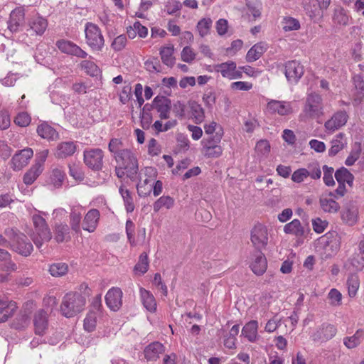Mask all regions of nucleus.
Instances as JSON below:
<instances>
[{"label":"nucleus","instance_id":"1","mask_svg":"<svg viewBox=\"0 0 364 364\" xmlns=\"http://www.w3.org/2000/svg\"><path fill=\"white\" fill-rule=\"evenodd\" d=\"M117 162L116 175L119 178L124 177L132 181L137 178L138 163L136 158L130 149H126L114 156Z\"/></svg>","mask_w":364,"mask_h":364},{"label":"nucleus","instance_id":"2","mask_svg":"<svg viewBox=\"0 0 364 364\" xmlns=\"http://www.w3.org/2000/svg\"><path fill=\"white\" fill-rule=\"evenodd\" d=\"M4 233L10 240L9 247L15 252L24 257L31 254L33 250V245L23 233L12 228H6Z\"/></svg>","mask_w":364,"mask_h":364},{"label":"nucleus","instance_id":"3","mask_svg":"<svg viewBox=\"0 0 364 364\" xmlns=\"http://www.w3.org/2000/svg\"><path fill=\"white\" fill-rule=\"evenodd\" d=\"M85 304V296L77 292H70L64 296L60 311L64 316L71 318L83 311Z\"/></svg>","mask_w":364,"mask_h":364},{"label":"nucleus","instance_id":"4","mask_svg":"<svg viewBox=\"0 0 364 364\" xmlns=\"http://www.w3.org/2000/svg\"><path fill=\"white\" fill-rule=\"evenodd\" d=\"M340 246V237L336 232H328L320 237V258L326 259L335 256Z\"/></svg>","mask_w":364,"mask_h":364},{"label":"nucleus","instance_id":"5","mask_svg":"<svg viewBox=\"0 0 364 364\" xmlns=\"http://www.w3.org/2000/svg\"><path fill=\"white\" fill-rule=\"evenodd\" d=\"M34 225V232L32 240L36 246L39 249L44 242L50 241L52 238L51 232L46 220L39 215H34L32 218Z\"/></svg>","mask_w":364,"mask_h":364},{"label":"nucleus","instance_id":"6","mask_svg":"<svg viewBox=\"0 0 364 364\" xmlns=\"http://www.w3.org/2000/svg\"><path fill=\"white\" fill-rule=\"evenodd\" d=\"M85 32L87 45L93 50H102L105 45V39L100 28L96 24L88 22L85 26Z\"/></svg>","mask_w":364,"mask_h":364},{"label":"nucleus","instance_id":"7","mask_svg":"<svg viewBox=\"0 0 364 364\" xmlns=\"http://www.w3.org/2000/svg\"><path fill=\"white\" fill-rule=\"evenodd\" d=\"M104 152L99 148L85 149L83 160L85 165L92 171H98L103 167Z\"/></svg>","mask_w":364,"mask_h":364},{"label":"nucleus","instance_id":"8","mask_svg":"<svg viewBox=\"0 0 364 364\" xmlns=\"http://www.w3.org/2000/svg\"><path fill=\"white\" fill-rule=\"evenodd\" d=\"M250 240L257 251L264 249L268 244L267 228L260 223L255 225L250 232Z\"/></svg>","mask_w":364,"mask_h":364},{"label":"nucleus","instance_id":"9","mask_svg":"<svg viewBox=\"0 0 364 364\" xmlns=\"http://www.w3.org/2000/svg\"><path fill=\"white\" fill-rule=\"evenodd\" d=\"M304 73V66L299 62L291 60L286 63L284 74L289 83L296 84Z\"/></svg>","mask_w":364,"mask_h":364},{"label":"nucleus","instance_id":"10","mask_svg":"<svg viewBox=\"0 0 364 364\" xmlns=\"http://www.w3.org/2000/svg\"><path fill=\"white\" fill-rule=\"evenodd\" d=\"M33 155L31 148H26L16 152L11 160V167L14 171H20L25 167Z\"/></svg>","mask_w":364,"mask_h":364},{"label":"nucleus","instance_id":"11","mask_svg":"<svg viewBox=\"0 0 364 364\" xmlns=\"http://www.w3.org/2000/svg\"><path fill=\"white\" fill-rule=\"evenodd\" d=\"M56 46L60 51L68 55H75L81 58H85L87 56V53L85 51L70 41H58Z\"/></svg>","mask_w":364,"mask_h":364},{"label":"nucleus","instance_id":"12","mask_svg":"<svg viewBox=\"0 0 364 364\" xmlns=\"http://www.w3.org/2000/svg\"><path fill=\"white\" fill-rule=\"evenodd\" d=\"M308 176L314 179L318 178V165L317 163L309 164L307 168H299L295 171L291 176V179L294 182L300 183Z\"/></svg>","mask_w":364,"mask_h":364},{"label":"nucleus","instance_id":"13","mask_svg":"<svg viewBox=\"0 0 364 364\" xmlns=\"http://www.w3.org/2000/svg\"><path fill=\"white\" fill-rule=\"evenodd\" d=\"M122 291L118 287L110 289L106 296L105 301L107 306L114 311H117L122 305Z\"/></svg>","mask_w":364,"mask_h":364},{"label":"nucleus","instance_id":"14","mask_svg":"<svg viewBox=\"0 0 364 364\" xmlns=\"http://www.w3.org/2000/svg\"><path fill=\"white\" fill-rule=\"evenodd\" d=\"M35 333L39 336L46 333L48 327V314L44 309L37 311L33 316Z\"/></svg>","mask_w":364,"mask_h":364},{"label":"nucleus","instance_id":"15","mask_svg":"<svg viewBox=\"0 0 364 364\" xmlns=\"http://www.w3.org/2000/svg\"><path fill=\"white\" fill-rule=\"evenodd\" d=\"M171 105V100L164 96L158 95L153 100V107L159 113L161 119L169 118Z\"/></svg>","mask_w":364,"mask_h":364},{"label":"nucleus","instance_id":"16","mask_svg":"<svg viewBox=\"0 0 364 364\" xmlns=\"http://www.w3.org/2000/svg\"><path fill=\"white\" fill-rule=\"evenodd\" d=\"M25 19V13L23 8H16L10 14V18L6 21L7 28L12 33L17 32L20 26L23 24Z\"/></svg>","mask_w":364,"mask_h":364},{"label":"nucleus","instance_id":"17","mask_svg":"<svg viewBox=\"0 0 364 364\" xmlns=\"http://www.w3.org/2000/svg\"><path fill=\"white\" fill-rule=\"evenodd\" d=\"M100 217V213L97 209H90L84 217L82 229L89 232H93L98 225Z\"/></svg>","mask_w":364,"mask_h":364},{"label":"nucleus","instance_id":"18","mask_svg":"<svg viewBox=\"0 0 364 364\" xmlns=\"http://www.w3.org/2000/svg\"><path fill=\"white\" fill-rule=\"evenodd\" d=\"M84 208L80 205L72 206L70 213V228L76 234L81 232L82 212Z\"/></svg>","mask_w":364,"mask_h":364},{"label":"nucleus","instance_id":"19","mask_svg":"<svg viewBox=\"0 0 364 364\" xmlns=\"http://www.w3.org/2000/svg\"><path fill=\"white\" fill-rule=\"evenodd\" d=\"M304 112L306 116L315 117L318 115V95L315 92L308 93Z\"/></svg>","mask_w":364,"mask_h":364},{"label":"nucleus","instance_id":"20","mask_svg":"<svg viewBox=\"0 0 364 364\" xmlns=\"http://www.w3.org/2000/svg\"><path fill=\"white\" fill-rule=\"evenodd\" d=\"M165 351L164 345L158 341L153 342L148 345L144 350V357L149 361L156 360L161 354Z\"/></svg>","mask_w":364,"mask_h":364},{"label":"nucleus","instance_id":"21","mask_svg":"<svg viewBox=\"0 0 364 364\" xmlns=\"http://www.w3.org/2000/svg\"><path fill=\"white\" fill-rule=\"evenodd\" d=\"M268 109L272 113L279 115H288L292 112L291 104L284 101L271 100L267 104Z\"/></svg>","mask_w":364,"mask_h":364},{"label":"nucleus","instance_id":"22","mask_svg":"<svg viewBox=\"0 0 364 364\" xmlns=\"http://www.w3.org/2000/svg\"><path fill=\"white\" fill-rule=\"evenodd\" d=\"M139 294L144 307L151 313H155L157 308L156 301L151 291L143 287L139 289Z\"/></svg>","mask_w":364,"mask_h":364},{"label":"nucleus","instance_id":"23","mask_svg":"<svg viewBox=\"0 0 364 364\" xmlns=\"http://www.w3.org/2000/svg\"><path fill=\"white\" fill-rule=\"evenodd\" d=\"M348 115L344 112H336L325 123V127L329 131H335L346 124Z\"/></svg>","mask_w":364,"mask_h":364},{"label":"nucleus","instance_id":"24","mask_svg":"<svg viewBox=\"0 0 364 364\" xmlns=\"http://www.w3.org/2000/svg\"><path fill=\"white\" fill-rule=\"evenodd\" d=\"M29 27L27 31L35 33L36 35L41 36L47 28V20L41 16H37L31 18L28 22Z\"/></svg>","mask_w":364,"mask_h":364},{"label":"nucleus","instance_id":"25","mask_svg":"<svg viewBox=\"0 0 364 364\" xmlns=\"http://www.w3.org/2000/svg\"><path fill=\"white\" fill-rule=\"evenodd\" d=\"M267 267V262L262 251H257L255 259L250 264L252 272L257 275H262Z\"/></svg>","mask_w":364,"mask_h":364},{"label":"nucleus","instance_id":"26","mask_svg":"<svg viewBox=\"0 0 364 364\" xmlns=\"http://www.w3.org/2000/svg\"><path fill=\"white\" fill-rule=\"evenodd\" d=\"M76 151V145L73 141L60 143L56 148L55 156L58 159H65L72 156Z\"/></svg>","mask_w":364,"mask_h":364},{"label":"nucleus","instance_id":"27","mask_svg":"<svg viewBox=\"0 0 364 364\" xmlns=\"http://www.w3.org/2000/svg\"><path fill=\"white\" fill-rule=\"evenodd\" d=\"M37 133L41 138L48 141H55L59 138L58 132L46 122L38 126Z\"/></svg>","mask_w":364,"mask_h":364},{"label":"nucleus","instance_id":"28","mask_svg":"<svg viewBox=\"0 0 364 364\" xmlns=\"http://www.w3.org/2000/svg\"><path fill=\"white\" fill-rule=\"evenodd\" d=\"M70 230L67 224H57L54 229V239L58 243L69 241L71 239Z\"/></svg>","mask_w":364,"mask_h":364},{"label":"nucleus","instance_id":"29","mask_svg":"<svg viewBox=\"0 0 364 364\" xmlns=\"http://www.w3.org/2000/svg\"><path fill=\"white\" fill-rule=\"evenodd\" d=\"M258 322L252 320L247 323L242 329V335L250 342H255L258 338Z\"/></svg>","mask_w":364,"mask_h":364},{"label":"nucleus","instance_id":"30","mask_svg":"<svg viewBox=\"0 0 364 364\" xmlns=\"http://www.w3.org/2000/svg\"><path fill=\"white\" fill-rule=\"evenodd\" d=\"M17 309L16 303L14 301H4L0 306V323H4L12 317Z\"/></svg>","mask_w":364,"mask_h":364},{"label":"nucleus","instance_id":"31","mask_svg":"<svg viewBox=\"0 0 364 364\" xmlns=\"http://www.w3.org/2000/svg\"><path fill=\"white\" fill-rule=\"evenodd\" d=\"M174 48L173 45L168 46H163L160 48L159 54L162 63L169 68H172L176 63V59L173 56Z\"/></svg>","mask_w":364,"mask_h":364},{"label":"nucleus","instance_id":"32","mask_svg":"<svg viewBox=\"0 0 364 364\" xmlns=\"http://www.w3.org/2000/svg\"><path fill=\"white\" fill-rule=\"evenodd\" d=\"M266 50L267 45L264 43H256L248 50L246 55V60L247 62H254L258 60Z\"/></svg>","mask_w":364,"mask_h":364},{"label":"nucleus","instance_id":"33","mask_svg":"<svg viewBox=\"0 0 364 364\" xmlns=\"http://www.w3.org/2000/svg\"><path fill=\"white\" fill-rule=\"evenodd\" d=\"M364 338V331L358 329L351 336L343 338V344L348 349H353L358 346Z\"/></svg>","mask_w":364,"mask_h":364},{"label":"nucleus","instance_id":"34","mask_svg":"<svg viewBox=\"0 0 364 364\" xmlns=\"http://www.w3.org/2000/svg\"><path fill=\"white\" fill-rule=\"evenodd\" d=\"M284 232L286 234H291L296 237H301L305 232L304 228L301 226V222L298 219H294L286 224L284 227Z\"/></svg>","mask_w":364,"mask_h":364},{"label":"nucleus","instance_id":"35","mask_svg":"<svg viewBox=\"0 0 364 364\" xmlns=\"http://www.w3.org/2000/svg\"><path fill=\"white\" fill-rule=\"evenodd\" d=\"M236 68V63L233 61H228L214 65V70L217 73H221L222 76L230 79L231 75Z\"/></svg>","mask_w":364,"mask_h":364},{"label":"nucleus","instance_id":"36","mask_svg":"<svg viewBox=\"0 0 364 364\" xmlns=\"http://www.w3.org/2000/svg\"><path fill=\"white\" fill-rule=\"evenodd\" d=\"M42 171H43V168H41V164L36 163L24 174L23 182L26 185L32 184L36 181V179L38 177V176L41 173Z\"/></svg>","mask_w":364,"mask_h":364},{"label":"nucleus","instance_id":"37","mask_svg":"<svg viewBox=\"0 0 364 364\" xmlns=\"http://www.w3.org/2000/svg\"><path fill=\"white\" fill-rule=\"evenodd\" d=\"M331 147L328 151L329 155L334 156L346 145L345 134L340 133L337 134L331 141Z\"/></svg>","mask_w":364,"mask_h":364},{"label":"nucleus","instance_id":"38","mask_svg":"<svg viewBox=\"0 0 364 364\" xmlns=\"http://www.w3.org/2000/svg\"><path fill=\"white\" fill-rule=\"evenodd\" d=\"M335 178L340 184H344L345 183L352 185L354 177L353 174L344 167H342L337 170L335 173Z\"/></svg>","mask_w":364,"mask_h":364},{"label":"nucleus","instance_id":"39","mask_svg":"<svg viewBox=\"0 0 364 364\" xmlns=\"http://www.w3.org/2000/svg\"><path fill=\"white\" fill-rule=\"evenodd\" d=\"M346 286L349 296L354 297L360 287L359 277L355 274L349 275L346 282Z\"/></svg>","mask_w":364,"mask_h":364},{"label":"nucleus","instance_id":"40","mask_svg":"<svg viewBox=\"0 0 364 364\" xmlns=\"http://www.w3.org/2000/svg\"><path fill=\"white\" fill-rule=\"evenodd\" d=\"M174 205V199L168 196H163L156 200L154 205L153 208L155 213L159 211L162 208L167 209L171 208Z\"/></svg>","mask_w":364,"mask_h":364},{"label":"nucleus","instance_id":"41","mask_svg":"<svg viewBox=\"0 0 364 364\" xmlns=\"http://www.w3.org/2000/svg\"><path fill=\"white\" fill-rule=\"evenodd\" d=\"M119 191L123 198L127 212H133L135 206L130 191L127 189H124L123 186L119 188Z\"/></svg>","mask_w":364,"mask_h":364},{"label":"nucleus","instance_id":"42","mask_svg":"<svg viewBox=\"0 0 364 364\" xmlns=\"http://www.w3.org/2000/svg\"><path fill=\"white\" fill-rule=\"evenodd\" d=\"M213 21L210 18H203L197 23V30L201 37L207 36L210 33Z\"/></svg>","mask_w":364,"mask_h":364},{"label":"nucleus","instance_id":"43","mask_svg":"<svg viewBox=\"0 0 364 364\" xmlns=\"http://www.w3.org/2000/svg\"><path fill=\"white\" fill-rule=\"evenodd\" d=\"M65 176V173L64 171L56 168L52 171V174L50 176V182L55 188H60L63 185Z\"/></svg>","mask_w":364,"mask_h":364},{"label":"nucleus","instance_id":"44","mask_svg":"<svg viewBox=\"0 0 364 364\" xmlns=\"http://www.w3.org/2000/svg\"><path fill=\"white\" fill-rule=\"evenodd\" d=\"M68 271V266L65 263H54L49 267V272L53 277H62Z\"/></svg>","mask_w":364,"mask_h":364},{"label":"nucleus","instance_id":"45","mask_svg":"<svg viewBox=\"0 0 364 364\" xmlns=\"http://www.w3.org/2000/svg\"><path fill=\"white\" fill-rule=\"evenodd\" d=\"M151 180L145 178L143 181H140L137 186V193L140 197H146L149 196L152 191Z\"/></svg>","mask_w":364,"mask_h":364},{"label":"nucleus","instance_id":"46","mask_svg":"<svg viewBox=\"0 0 364 364\" xmlns=\"http://www.w3.org/2000/svg\"><path fill=\"white\" fill-rule=\"evenodd\" d=\"M336 333V328L333 325L323 323L321 328V334L320 335V341H327L331 339Z\"/></svg>","mask_w":364,"mask_h":364},{"label":"nucleus","instance_id":"47","mask_svg":"<svg viewBox=\"0 0 364 364\" xmlns=\"http://www.w3.org/2000/svg\"><path fill=\"white\" fill-rule=\"evenodd\" d=\"M176 143V151L177 152H185L190 148V141L183 134H177Z\"/></svg>","mask_w":364,"mask_h":364},{"label":"nucleus","instance_id":"48","mask_svg":"<svg viewBox=\"0 0 364 364\" xmlns=\"http://www.w3.org/2000/svg\"><path fill=\"white\" fill-rule=\"evenodd\" d=\"M348 16L343 8H337L334 11L333 21L340 25L346 26L348 23Z\"/></svg>","mask_w":364,"mask_h":364},{"label":"nucleus","instance_id":"49","mask_svg":"<svg viewBox=\"0 0 364 364\" xmlns=\"http://www.w3.org/2000/svg\"><path fill=\"white\" fill-rule=\"evenodd\" d=\"M357 210L355 209L347 208L342 212V220L350 225H354L357 221Z\"/></svg>","mask_w":364,"mask_h":364},{"label":"nucleus","instance_id":"50","mask_svg":"<svg viewBox=\"0 0 364 364\" xmlns=\"http://www.w3.org/2000/svg\"><path fill=\"white\" fill-rule=\"evenodd\" d=\"M283 29L285 31H291L299 30L300 28L299 21L292 17H284L282 21Z\"/></svg>","mask_w":364,"mask_h":364},{"label":"nucleus","instance_id":"51","mask_svg":"<svg viewBox=\"0 0 364 364\" xmlns=\"http://www.w3.org/2000/svg\"><path fill=\"white\" fill-rule=\"evenodd\" d=\"M191 110L195 122L197 124L202 122L205 117L202 107L196 102H193L191 105Z\"/></svg>","mask_w":364,"mask_h":364},{"label":"nucleus","instance_id":"52","mask_svg":"<svg viewBox=\"0 0 364 364\" xmlns=\"http://www.w3.org/2000/svg\"><path fill=\"white\" fill-rule=\"evenodd\" d=\"M320 205L325 212L336 213L338 210L340 206L333 199L320 200Z\"/></svg>","mask_w":364,"mask_h":364},{"label":"nucleus","instance_id":"53","mask_svg":"<svg viewBox=\"0 0 364 364\" xmlns=\"http://www.w3.org/2000/svg\"><path fill=\"white\" fill-rule=\"evenodd\" d=\"M98 316L100 315L94 312L89 311L84 320V328L86 331L91 332L95 328Z\"/></svg>","mask_w":364,"mask_h":364},{"label":"nucleus","instance_id":"54","mask_svg":"<svg viewBox=\"0 0 364 364\" xmlns=\"http://www.w3.org/2000/svg\"><path fill=\"white\" fill-rule=\"evenodd\" d=\"M123 143L121 139L114 138L112 139L109 143L108 149L109 151L114 154V157L122 152V151H125L127 149H124Z\"/></svg>","mask_w":364,"mask_h":364},{"label":"nucleus","instance_id":"55","mask_svg":"<svg viewBox=\"0 0 364 364\" xmlns=\"http://www.w3.org/2000/svg\"><path fill=\"white\" fill-rule=\"evenodd\" d=\"M145 68L150 73H159L161 70V65L158 58H151L144 63Z\"/></svg>","mask_w":364,"mask_h":364},{"label":"nucleus","instance_id":"56","mask_svg":"<svg viewBox=\"0 0 364 364\" xmlns=\"http://www.w3.org/2000/svg\"><path fill=\"white\" fill-rule=\"evenodd\" d=\"M149 261L148 257L146 253H142L139 256V259L137 264L134 267V271L140 272L141 274H144L148 270Z\"/></svg>","mask_w":364,"mask_h":364},{"label":"nucleus","instance_id":"57","mask_svg":"<svg viewBox=\"0 0 364 364\" xmlns=\"http://www.w3.org/2000/svg\"><path fill=\"white\" fill-rule=\"evenodd\" d=\"M80 67L90 76H96L98 74V67L90 60H82L80 63Z\"/></svg>","mask_w":364,"mask_h":364},{"label":"nucleus","instance_id":"58","mask_svg":"<svg viewBox=\"0 0 364 364\" xmlns=\"http://www.w3.org/2000/svg\"><path fill=\"white\" fill-rule=\"evenodd\" d=\"M328 299L330 300V304L333 306H337L341 304L342 294L336 289H331L328 294Z\"/></svg>","mask_w":364,"mask_h":364},{"label":"nucleus","instance_id":"59","mask_svg":"<svg viewBox=\"0 0 364 364\" xmlns=\"http://www.w3.org/2000/svg\"><path fill=\"white\" fill-rule=\"evenodd\" d=\"M14 122L19 127H27L31 122V117L26 112H20L15 117Z\"/></svg>","mask_w":364,"mask_h":364},{"label":"nucleus","instance_id":"60","mask_svg":"<svg viewBox=\"0 0 364 364\" xmlns=\"http://www.w3.org/2000/svg\"><path fill=\"white\" fill-rule=\"evenodd\" d=\"M323 181L324 183L328 186H333L335 184V181L333 177V173L334 172V170L331 167H328L327 166H323Z\"/></svg>","mask_w":364,"mask_h":364},{"label":"nucleus","instance_id":"61","mask_svg":"<svg viewBox=\"0 0 364 364\" xmlns=\"http://www.w3.org/2000/svg\"><path fill=\"white\" fill-rule=\"evenodd\" d=\"M127 41V39L125 35H119L114 39L111 46L114 50L119 51L125 47Z\"/></svg>","mask_w":364,"mask_h":364},{"label":"nucleus","instance_id":"62","mask_svg":"<svg viewBox=\"0 0 364 364\" xmlns=\"http://www.w3.org/2000/svg\"><path fill=\"white\" fill-rule=\"evenodd\" d=\"M223 148L220 145H216L214 147H208V149L204 150V155L208 158H218L223 154Z\"/></svg>","mask_w":364,"mask_h":364},{"label":"nucleus","instance_id":"63","mask_svg":"<svg viewBox=\"0 0 364 364\" xmlns=\"http://www.w3.org/2000/svg\"><path fill=\"white\" fill-rule=\"evenodd\" d=\"M11 124V119L9 113L7 110L3 109L0 111V130L7 129Z\"/></svg>","mask_w":364,"mask_h":364},{"label":"nucleus","instance_id":"64","mask_svg":"<svg viewBox=\"0 0 364 364\" xmlns=\"http://www.w3.org/2000/svg\"><path fill=\"white\" fill-rule=\"evenodd\" d=\"M255 150L261 155H266L270 151V144L267 140H259L256 144Z\"/></svg>","mask_w":364,"mask_h":364}]
</instances>
